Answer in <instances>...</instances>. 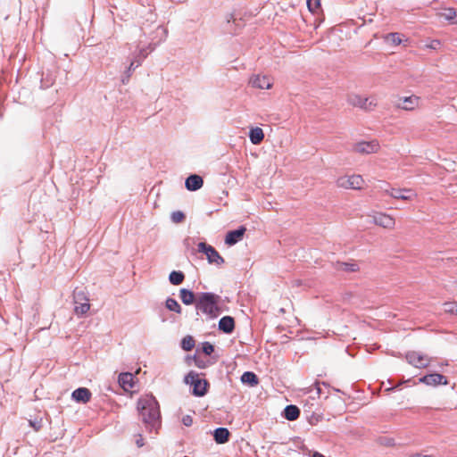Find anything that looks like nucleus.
<instances>
[{
  "label": "nucleus",
  "mask_w": 457,
  "mask_h": 457,
  "mask_svg": "<svg viewBox=\"0 0 457 457\" xmlns=\"http://www.w3.org/2000/svg\"><path fill=\"white\" fill-rule=\"evenodd\" d=\"M181 345L185 351H191L195 346V340L191 336H187L182 339Z\"/></svg>",
  "instance_id": "nucleus-29"
},
{
  "label": "nucleus",
  "mask_w": 457,
  "mask_h": 457,
  "mask_svg": "<svg viewBox=\"0 0 457 457\" xmlns=\"http://www.w3.org/2000/svg\"><path fill=\"white\" fill-rule=\"evenodd\" d=\"M420 383L426 384L430 386H436L439 385H447L448 380L446 377L439 374V373H432L426 376H423L420 379Z\"/></svg>",
  "instance_id": "nucleus-13"
},
{
  "label": "nucleus",
  "mask_w": 457,
  "mask_h": 457,
  "mask_svg": "<svg viewBox=\"0 0 457 457\" xmlns=\"http://www.w3.org/2000/svg\"><path fill=\"white\" fill-rule=\"evenodd\" d=\"M383 194L387 195L395 199L403 201H411L417 197V194L411 188H395L389 184L385 183V187H381Z\"/></svg>",
  "instance_id": "nucleus-6"
},
{
  "label": "nucleus",
  "mask_w": 457,
  "mask_h": 457,
  "mask_svg": "<svg viewBox=\"0 0 457 457\" xmlns=\"http://www.w3.org/2000/svg\"><path fill=\"white\" fill-rule=\"evenodd\" d=\"M250 83L253 87L259 89H270L273 85L272 79L265 75L253 76L251 79Z\"/></svg>",
  "instance_id": "nucleus-14"
},
{
  "label": "nucleus",
  "mask_w": 457,
  "mask_h": 457,
  "mask_svg": "<svg viewBox=\"0 0 457 457\" xmlns=\"http://www.w3.org/2000/svg\"><path fill=\"white\" fill-rule=\"evenodd\" d=\"M203 352L206 354V355H210L213 353L214 351V347L212 344H210L209 342H205L203 344Z\"/></svg>",
  "instance_id": "nucleus-33"
},
{
  "label": "nucleus",
  "mask_w": 457,
  "mask_h": 457,
  "mask_svg": "<svg viewBox=\"0 0 457 457\" xmlns=\"http://www.w3.org/2000/svg\"><path fill=\"white\" fill-rule=\"evenodd\" d=\"M220 296L213 293H201L195 300V307L203 313L206 314L210 319L218 317L221 309L219 306Z\"/></svg>",
  "instance_id": "nucleus-1"
},
{
  "label": "nucleus",
  "mask_w": 457,
  "mask_h": 457,
  "mask_svg": "<svg viewBox=\"0 0 457 457\" xmlns=\"http://www.w3.org/2000/svg\"><path fill=\"white\" fill-rule=\"evenodd\" d=\"M346 101L351 106L357 107L364 111H371L378 105L375 98L364 96L356 93L347 94Z\"/></svg>",
  "instance_id": "nucleus-4"
},
{
  "label": "nucleus",
  "mask_w": 457,
  "mask_h": 457,
  "mask_svg": "<svg viewBox=\"0 0 457 457\" xmlns=\"http://www.w3.org/2000/svg\"><path fill=\"white\" fill-rule=\"evenodd\" d=\"M182 421H183V424H184L185 426H187V427L191 426V425H192V423H193V420H192V418H191L190 416H185V417L183 418Z\"/></svg>",
  "instance_id": "nucleus-35"
},
{
  "label": "nucleus",
  "mask_w": 457,
  "mask_h": 457,
  "mask_svg": "<svg viewBox=\"0 0 457 457\" xmlns=\"http://www.w3.org/2000/svg\"><path fill=\"white\" fill-rule=\"evenodd\" d=\"M307 6L311 12L317 13L320 9V0H307Z\"/></svg>",
  "instance_id": "nucleus-30"
},
{
  "label": "nucleus",
  "mask_w": 457,
  "mask_h": 457,
  "mask_svg": "<svg viewBox=\"0 0 457 457\" xmlns=\"http://www.w3.org/2000/svg\"><path fill=\"white\" fill-rule=\"evenodd\" d=\"M457 308V302H446L444 303V310L447 313H455Z\"/></svg>",
  "instance_id": "nucleus-32"
},
{
  "label": "nucleus",
  "mask_w": 457,
  "mask_h": 457,
  "mask_svg": "<svg viewBox=\"0 0 457 457\" xmlns=\"http://www.w3.org/2000/svg\"><path fill=\"white\" fill-rule=\"evenodd\" d=\"M185 381L193 387V395L195 396H204L208 391V381L201 378L199 374L195 372H189L186 377Z\"/></svg>",
  "instance_id": "nucleus-5"
},
{
  "label": "nucleus",
  "mask_w": 457,
  "mask_h": 457,
  "mask_svg": "<svg viewBox=\"0 0 457 457\" xmlns=\"http://www.w3.org/2000/svg\"><path fill=\"white\" fill-rule=\"evenodd\" d=\"M91 392L87 387H79L73 391L72 398L79 403H86L91 399Z\"/></svg>",
  "instance_id": "nucleus-16"
},
{
  "label": "nucleus",
  "mask_w": 457,
  "mask_h": 457,
  "mask_svg": "<svg viewBox=\"0 0 457 457\" xmlns=\"http://www.w3.org/2000/svg\"><path fill=\"white\" fill-rule=\"evenodd\" d=\"M249 137L253 145H259L264 138L263 130L259 127L253 128L250 129Z\"/></svg>",
  "instance_id": "nucleus-22"
},
{
  "label": "nucleus",
  "mask_w": 457,
  "mask_h": 457,
  "mask_svg": "<svg viewBox=\"0 0 457 457\" xmlns=\"http://www.w3.org/2000/svg\"><path fill=\"white\" fill-rule=\"evenodd\" d=\"M370 217L375 225L383 228L392 230L395 227V219L386 212H375Z\"/></svg>",
  "instance_id": "nucleus-7"
},
{
  "label": "nucleus",
  "mask_w": 457,
  "mask_h": 457,
  "mask_svg": "<svg viewBox=\"0 0 457 457\" xmlns=\"http://www.w3.org/2000/svg\"><path fill=\"white\" fill-rule=\"evenodd\" d=\"M165 304L166 308L169 309L170 311L175 312L177 313H181V307L175 299L168 298L166 300Z\"/></svg>",
  "instance_id": "nucleus-28"
},
{
  "label": "nucleus",
  "mask_w": 457,
  "mask_h": 457,
  "mask_svg": "<svg viewBox=\"0 0 457 457\" xmlns=\"http://www.w3.org/2000/svg\"><path fill=\"white\" fill-rule=\"evenodd\" d=\"M241 380L243 383H246L251 386H256L258 384L257 376L253 372H251V371L245 372L241 377Z\"/></svg>",
  "instance_id": "nucleus-25"
},
{
  "label": "nucleus",
  "mask_w": 457,
  "mask_h": 457,
  "mask_svg": "<svg viewBox=\"0 0 457 457\" xmlns=\"http://www.w3.org/2000/svg\"><path fill=\"white\" fill-rule=\"evenodd\" d=\"M436 15L441 20L447 21L453 24L457 23V11L453 8H444Z\"/></svg>",
  "instance_id": "nucleus-18"
},
{
  "label": "nucleus",
  "mask_w": 457,
  "mask_h": 457,
  "mask_svg": "<svg viewBox=\"0 0 457 457\" xmlns=\"http://www.w3.org/2000/svg\"><path fill=\"white\" fill-rule=\"evenodd\" d=\"M300 415V410L295 405H287L284 410V416L287 420H295Z\"/></svg>",
  "instance_id": "nucleus-24"
},
{
  "label": "nucleus",
  "mask_w": 457,
  "mask_h": 457,
  "mask_svg": "<svg viewBox=\"0 0 457 457\" xmlns=\"http://www.w3.org/2000/svg\"><path fill=\"white\" fill-rule=\"evenodd\" d=\"M139 64L135 65V62H132L129 67V70H134L136 67H137Z\"/></svg>",
  "instance_id": "nucleus-36"
},
{
  "label": "nucleus",
  "mask_w": 457,
  "mask_h": 457,
  "mask_svg": "<svg viewBox=\"0 0 457 457\" xmlns=\"http://www.w3.org/2000/svg\"><path fill=\"white\" fill-rule=\"evenodd\" d=\"M230 433L226 428H219L214 430L213 436L217 444H225L229 439Z\"/></svg>",
  "instance_id": "nucleus-21"
},
{
  "label": "nucleus",
  "mask_w": 457,
  "mask_h": 457,
  "mask_svg": "<svg viewBox=\"0 0 457 457\" xmlns=\"http://www.w3.org/2000/svg\"><path fill=\"white\" fill-rule=\"evenodd\" d=\"M380 150V145L378 140L361 141L353 145V151L361 154H370L378 153Z\"/></svg>",
  "instance_id": "nucleus-10"
},
{
  "label": "nucleus",
  "mask_w": 457,
  "mask_h": 457,
  "mask_svg": "<svg viewBox=\"0 0 457 457\" xmlns=\"http://www.w3.org/2000/svg\"><path fill=\"white\" fill-rule=\"evenodd\" d=\"M198 252L204 253L207 260L210 263H214L216 265H221L224 263V259L220 255V253L210 245H207L204 242H201L197 245Z\"/></svg>",
  "instance_id": "nucleus-8"
},
{
  "label": "nucleus",
  "mask_w": 457,
  "mask_h": 457,
  "mask_svg": "<svg viewBox=\"0 0 457 457\" xmlns=\"http://www.w3.org/2000/svg\"><path fill=\"white\" fill-rule=\"evenodd\" d=\"M74 312L78 315H83L87 313L90 309L89 300L86 296L83 291H74Z\"/></svg>",
  "instance_id": "nucleus-9"
},
{
  "label": "nucleus",
  "mask_w": 457,
  "mask_h": 457,
  "mask_svg": "<svg viewBox=\"0 0 457 457\" xmlns=\"http://www.w3.org/2000/svg\"><path fill=\"white\" fill-rule=\"evenodd\" d=\"M219 328L227 333H231L235 328L234 319L230 316H224L219 321Z\"/></svg>",
  "instance_id": "nucleus-20"
},
{
  "label": "nucleus",
  "mask_w": 457,
  "mask_h": 457,
  "mask_svg": "<svg viewBox=\"0 0 457 457\" xmlns=\"http://www.w3.org/2000/svg\"><path fill=\"white\" fill-rule=\"evenodd\" d=\"M119 384L125 391H130L134 387V376L132 373H121L119 376Z\"/></svg>",
  "instance_id": "nucleus-19"
},
{
  "label": "nucleus",
  "mask_w": 457,
  "mask_h": 457,
  "mask_svg": "<svg viewBox=\"0 0 457 457\" xmlns=\"http://www.w3.org/2000/svg\"><path fill=\"white\" fill-rule=\"evenodd\" d=\"M185 220V214L181 211L173 212L171 214V220L174 223H180Z\"/></svg>",
  "instance_id": "nucleus-31"
},
{
  "label": "nucleus",
  "mask_w": 457,
  "mask_h": 457,
  "mask_svg": "<svg viewBox=\"0 0 457 457\" xmlns=\"http://www.w3.org/2000/svg\"><path fill=\"white\" fill-rule=\"evenodd\" d=\"M385 39L386 42L393 46H398L402 43V37L399 33H389L386 36Z\"/></svg>",
  "instance_id": "nucleus-27"
},
{
  "label": "nucleus",
  "mask_w": 457,
  "mask_h": 457,
  "mask_svg": "<svg viewBox=\"0 0 457 457\" xmlns=\"http://www.w3.org/2000/svg\"><path fill=\"white\" fill-rule=\"evenodd\" d=\"M410 457H432L431 455H421L420 453L413 454Z\"/></svg>",
  "instance_id": "nucleus-37"
},
{
  "label": "nucleus",
  "mask_w": 457,
  "mask_h": 457,
  "mask_svg": "<svg viewBox=\"0 0 457 457\" xmlns=\"http://www.w3.org/2000/svg\"><path fill=\"white\" fill-rule=\"evenodd\" d=\"M408 362L416 368H425L429 364V358L419 352H410L406 354Z\"/></svg>",
  "instance_id": "nucleus-11"
},
{
  "label": "nucleus",
  "mask_w": 457,
  "mask_h": 457,
  "mask_svg": "<svg viewBox=\"0 0 457 457\" xmlns=\"http://www.w3.org/2000/svg\"><path fill=\"white\" fill-rule=\"evenodd\" d=\"M29 426L31 428H33V429L35 431H37V432L39 431L41 429V428H42V420H29Z\"/></svg>",
  "instance_id": "nucleus-34"
},
{
  "label": "nucleus",
  "mask_w": 457,
  "mask_h": 457,
  "mask_svg": "<svg viewBox=\"0 0 457 457\" xmlns=\"http://www.w3.org/2000/svg\"><path fill=\"white\" fill-rule=\"evenodd\" d=\"M184 278L185 276L181 271H171L169 276L170 282L175 286L180 285Z\"/></svg>",
  "instance_id": "nucleus-26"
},
{
  "label": "nucleus",
  "mask_w": 457,
  "mask_h": 457,
  "mask_svg": "<svg viewBox=\"0 0 457 457\" xmlns=\"http://www.w3.org/2000/svg\"><path fill=\"white\" fill-rule=\"evenodd\" d=\"M245 230H246V228L245 227H240L239 228H237L236 230L228 232L226 238H225V243L228 245L237 244L238 241H240L243 238V237L245 233Z\"/></svg>",
  "instance_id": "nucleus-15"
},
{
  "label": "nucleus",
  "mask_w": 457,
  "mask_h": 457,
  "mask_svg": "<svg viewBox=\"0 0 457 457\" xmlns=\"http://www.w3.org/2000/svg\"><path fill=\"white\" fill-rule=\"evenodd\" d=\"M420 97L412 95L399 98L398 107L405 111H413L420 107Z\"/></svg>",
  "instance_id": "nucleus-12"
},
{
  "label": "nucleus",
  "mask_w": 457,
  "mask_h": 457,
  "mask_svg": "<svg viewBox=\"0 0 457 457\" xmlns=\"http://www.w3.org/2000/svg\"><path fill=\"white\" fill-rule=\"evenodd\" d=\"M336 186L345 190L361 191L365 188L366 183L363 177L360 174H344L336 180Z\"/></svg>",
  "instance_id": "nucleus-3"
},
{
  "label": "nucleus",
  "mask_w": 457,
  "mask_h": 457,
  "mask_svg": "<svg viewBox=\"0 0 457 457\" xmlns=\"http://www.w3.org/2000/svg\"><path fill=\"white\" fill-rule=\"evenodd\" d=\"M137 410L145 424H154L159 419V405L153 395L141 397L137 402Z\"/></svg>",
  "instance_id": "nucleus-2"
},
{
  "label": "nucleus",
  "mask_w": 457,
  "mask_h": 457,
  "mask_svg": "<svg viewBox=\"0 0 457 457\" xmlns=\"http://www.w3.org/2000/svg\"><path fill=\"white\" fill-rule=\"evenodd\" d=\"M179 297L183 303L187 305H190L192 303H195L196 298L192 291L187 290L186 288H182L179 290Z\"/></svg>",
  "instance_id": "nucleus-23"
},
{
  "label": "nucleus",
  "mask_w": 457,
  "mask_h": 457,
  "mask_svg": "<svg viewBox=\"0 0 457 457\" xmlns=\"http://www.w3.org/2000/svg\"><path fill=\"white\" fill-rule=\"evenodd\" d=\"M186 187L187 190L189 191H195V190H198L200 189L203 185H204V180L202 179V177H200L199 175H190L187 179H186Z\"/></svg>",
  "instance_id": "nucleus-17"
}]
</instances>
